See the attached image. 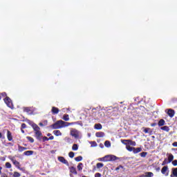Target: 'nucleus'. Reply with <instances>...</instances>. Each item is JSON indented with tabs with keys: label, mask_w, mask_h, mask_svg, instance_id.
Wrapping results in <instances>:
<instances>
[{
	"label": "nucleus",
	"mask_w": 177,
	"mask_h": 177,
	"mask_svg": "<svg viewBox=\"0 0 177 177\" xmlns=\"http://www.w3.org/2000/svg\"><path fill=\"white\" fill-rule=\"evenodd\" d=\"M2 95L3 96H6V93H3Z\"/></svg>",
	"instance_id": "nucleus-56"
},
{
	"label": "nucleus",
	"mask_w": 177,
	"mask_h": 177,
	"mask_svg": "<svg viewBox=\"0 0 177 177\" xmlns=\"http://www.w3.org/2000/svg\"><path fill=\"white\" fill-rule=\"evenodd\" d=\"M127 146H136V142L135 141H132L131 140H127Z\"/></svg>",
	"instance_id": "nucleus-13"
},
{
	"label": "nucleus",
	"mask_w": 177,
	"mask_h": 177,
	"mask_svg": "<svg viewBox=\"0 0 177 177\" xmlns=\"http://www.w3.org/2000/svg\"><path fill=\"white\" fill-rule=\"evenodd\" d=\"M156 125H157V123H152L151 124V127H156Z\"/></svg>",
	"instance_id": "nucleus-53"
},
{
	"label": "nucleus",
	"mask_w": 177,
	"mask_h": 177,
	"mask_svg": "<svg viewBox=\"0 0 177 177\" xmlns=\"http://www.w3.org/2000/svg\"><path fill=\"white\" fill-rule=\"evenodd\" d=\"M51 111L53 114H57L59 113V109L55 106H53Z\"/></svg>",
	"instance_id": "nucleus-17"
},
{
	"label": "nucleus",
	"mask_w": 177,
	"mask_h": 177,
	"mask_svg": "<svg viewBox=\"0 0 177 177\" xmlns=\"http://www.w3.org/2000/svg\"><path fill=\"white\" fill-rule=\"evenodd\" d=\"M158 126L159 127H162L164 125H165V120H164L163 119H161L159 122H158Z\"/></svg>",
	"instance_id": "nucleus-21"
},
{
	"label": "nucleus",
	"mask_w": 177,
	"mask_h": 177,
	"mask_svg": "<svg viewBox=\"0 0 177 177\" xmlns=\"http://www.w3.org/2000/svg\"><path fill=\"white\" fill-rule=\"evenodd\" d=\"M172 146H174V147H177V142H173Z\"/></svg>",
	"instance_id": "nucleus-49"
},
{
	"label": "nucleus",
	"mask_w": 177,
	"mask_h": 177,
	"mask_svg": "<svg viewBox=\"0 0 177 177\" xmlns=\"http://www.w3.org/2000/svg\"><path fill=\"white\" fill-rule=\"evenodd\" d=\"M168 160H169V162H171L174 160V155H172L171 153H169L168 156Z\"/></svg>",
	"instance_id": "nucleus-26"
},
{
	"label": "nucleus",
	"mask_w": 177,
	"mask_h": 177,
	"mask_svg": "<svg viewBox=\"0 0 177 177\" xmlns=\"http://www.w3.org/2000/svg\"><path fill=\"white\" fill-rule=\"evenodd\" d=\"M102 126L100 123L95 124L94 126L95 129H102Z\"/></svg>",
	"instance_id": "nucleus-24"
},
{
	"label": "nucleus",
	"mask_w": 177,
	"mask_h": 177,
	"mask_svg": "<svg viewBox=\"0 0 177 177\" xmlns=\"http://www.w3.org/2000/svg\"><path fill=\"white\" fill-rule=\"evenodd\" d=\"M128 140H121V142L126 146H128V142H127Z\"/></svg>",
	"instance_id": "nucleus-39"
},
{
	"label": "nucleus",
	"mask_w": 177,
	"mask_h": 177,
	"mask_svg": "<svg viewBox=\"0 0 177 177\" xmlns=\"http://www.w3.org/2000/svg\"><path fill=\"white\" fill-rule=\"evenodd\" d=\"M9 160H10V161H12V164H14V165L18 168V169H20V162H19V161L16 160V159L15 158V157L13 156H8Z\"/></svg>",
	"instance_id": "nucleus-5"
},
{
	"label": "nucleus",
	"mask_w": 177,
	"mask_h": 177,
	"mask_svg": "<svg viewBox=\"0 0 177 177\" xmlns=\"http://www.w3.org/2000/svg\"><path fill=\"white\" fill-rule=\"evenodd\" d=\"M98 161H103L104 162H105V158H104V156L103 158H98Z\"/></svg>",
	"instance_id": "nucleus-44"
},
{
	"label": "nucleus",
	"mask_w": 177,
	"mask_h": 177,
	"mask_svg": "<svg viewBox=\"0 0 177 177\" xmlns=\"http://www.w3.org/2000/svg\"><path fill=\"white\" fill-rule=\"evenodd\" d=\"M63 120H64V121H68V120H70L68 115H64Z\"/></svg>",
	"instance_id": "nucleus-34"
},
{
	"label": "nucleus",
	"mask_w": 177,
	"mask_h": 177,
	"mask_svg": "<svg viewBox=\"0 0 177 177\" xmlns=\"http://www.w3.org/2000/svg\"><path fill=\"white\" fill-rule=\"evenodd\" d=\"M69 171L71 174H73L74 175H77V169L74 167H69Z\"/></svg>",
	"instance_id": "nucleus-11"
},
{
	"label": "nucleus",
	"mask_w": 177,
	"mask_h": 177,
	"mask_svg": "<svg viewBox=\"0 0 177 177\" xmlns=\"http://www.w3.org/2000/svg\"><path fill=\"white\" fill-rule=\"evenodd\" d=\"M126 149L128 151H133L134 150V147H130L129 145H127Z\"/></svg>",
	"instance_id": "nucleus-28"
},
{
	"label": "nucleus",
	"mask_w": 177,
	"mask_h": 177,
	"mask_svg": "<svg viewBox=\"0 0 177 177\" xmlns=\"http://www.w3.org/2000/svg\"><path fill=\"white\" fill-rule=\"evenodd\" d=\"M75 161L80 162V161H82V156H77L76 158H75Z\"/></svg>",
	"instance_id": "nucleus-35"
},
{
	"label": "nucleus",
	"mask_w": 177,
	"mask_h": 177,
	"mask_svg": "<svg viewBox=\"0 0 177 177\" xmlns=\"http://www.w3.org/2000/svg\"><path fill=\"white\" fill-rule=\"evenodd\" d=\"M95 177H102V174H100V173H96Z\"/></svg>",
	"instance_id": "nucleus-45"
},
{
	"label": "nucleus",
	"mask_w": 177,
	"mask_h": 177,
	"mask_svg": "<svg viewBox=\"0 0 177 177\" xmlns=\"http://www.w3.org/2000/svg\"><path fill=\"white\" fill-rule=\"evenodd\" d=\"M18 150H19V151L21 152V151H24V150H27V148L19 145L18 146Z\"/></svg>",
	"instance_id": "nucleus-25"
},
{
	"label": "nucleus",
	"mask_w": 177,
	"mask_h": 177,
	"mask_svg": "<svg viewBox=\"0 0 177 177\" xmlns=\"http://www.w3.org/2000/svg\"><path fill=\"white\" fill-rule=\"evenodd\" d=\"M42 123L44 127H46V125H48V120H44L42 122Z\"/></svg>",
	"instance_id": "nucleus-43"
},
{
	"label": "nucleus",
	"mask_w": 177,
	"mask_h": 177,
	"mask_svg": "<svg viewBox=\"0 0 177 177\" xmlns=\"http://www.w3.org/2000/svg\"><path fill=\"white\" fill-rule=\"evenodd\" d=\"M58 161H59L60 162H62V164H65V165H67V167H68V161H67V160H66V158H64V157L63 156H59L58 157Z\"/></svg>",
	"instance_id": "nucleus-8"
},
{
	"label": "nucleus",
	"mask_w": 177,
	"mask_h": 177,
	"mask_svg": "<svg viewBox=\"0 0 177 177\" xmlns=\"http://www.w3.org/2000/svg\"><path fill=\"white\" fill-rule=\"evenodd\" d=\"M68 156L71 158H74V152H69Z\"/></svg>",
	"instance_id": "nucleus-41"
},
{
	"label": "nucleus",
	"mask_w": 177,
	"mask_h": 177,
	"mask_svg": "<svg viewBox=\"0 0 177 177\" xmlns=\"http://www.w3.org/2000/svg\"><path fill=\"white\" fill-rule=\"evenodd\" d=\"M26 127V124L23 123L21 124V129H25Z\"/></svg>",
	"instance_id": "nucleus-48"
},
{
	"label": "nucleus",
	"mask_w": 177,
	"mask_h": 177,
	"mask_svg": "<svg viewBox=\"0 0 177 177\" xmlns=\"http://www.w3.org/2000/svg\"><path fill=\"white\" fill-rule=\"evenodd\" d=\"M162 131H165L166 132H169V127L168 126H164L160 128Z\"/></svg>",
	"instance_id": "nucleus-22"
},
{
	"label": "nucleus",
	"mask_w": 177,
	"mask_h": 177,
	"mask_svg": "<svg viewBox=\"0 0 177 177\" xmlns=\"http://www.w3.org/2000/svg\"><path fill=\"white\" fill-rule=\"evenodd\" d=\"M103 166H104L103 163L99 162L97 164V168H98V169L103 168Z\"/></svg>",
	"instance_id": "nucleus-36"
},
{
	"label": "nucleus",
	"mask_w": 177,
	"mask_h": 177,
	"mask_svg": "<svg viewBox=\"0 0 177 177\" xmlns=\"http://www.w3.org/2000/svg\"><path fill=\"white\" fill-rule=\"evenodd\" d=\"M120 168L124 169V167L120 165V166H118V167L115 168V171H118V169H120Z\"/></svg>",
	"instance_id": "nucleus-46"
},
{
	"label": "nucleus",
	"mask_w": 177,
	"mask_h": 177,
	"mask_svg": "<svg viewBox=\"0 0 177 177\" xmlns=\"http://www.w3.org/2000/svg\"><path fill=\"white\" fill-rule=\"evenodd\" d=\"M140 156H141V157H146L147 156V152H142L140 153Z\"/></svg>",
	"instance_id": "nucleus-40"
},
{
	"label": "nucleus",
	"mask_w": 177,
	"mask_h": 177,
	"mask_svg": "<svg viewBox=\"0 0 177 177\" xmlns=\"http://www.w3.org/2000/svg\"><path fill=\"white\" fill-rule=\"evenodd\" d=\"M39 125L40 127H44V123H42V122H40V123L39 124Z\"/></svg>",
	"instance_id": "nucleus-54"
},
{
	"label": "nucleus",
	"mask_w": 177,
	"mask_h": 177,
	"mask_svg": "<svg viewBox=\"0 0 177 177\" xmlns=\"http://www.w3.org/2000/svg\"><path fill=\"white\" fill-rule=\"evenodd\" d=\"M104 146L105 147H111V142H110V141L106 140L104 142Z\"/></svg>",
	"instance_id": "nucleus-23"
},
{
	"label": "nucleus",
	"mask_w": 177,
	"mask_h": 177,
	"mask_svg": "<svg viewBox=\"0 0 177 177\" xmlns=\"http://www.w3.org/2000/svg\"><path fill=\"white\" fill-rule=\"evenodd\" d=\"M26 139H28L30 143H34V138H32V137L27 136Z\"/></svg>",
	"instance_id": "nucleus-33"
},
{
	"label": "nucleus",
	"mask_w": 177,
	"mask_h": 177,
	"mask_svg": "<svg viewBox=\"0 0 177 177\" xmlns=\"http://www.w3.org/2000/svg\"><path fill=\"white\" fill-rule=\"evenodd\" d=\"M20 176V173L17 171H15L13 174V177H19Z\"/></svg>",
	"instance_id": "nucleus-37"
},
{
	"label": "nucleus",
	"mask_w": 177,
	"mask_h": 177,
	"mask_svg": "<svg viewBox=\"0 0 177 177\" xmlns=\"http://www.w3.org/2000/svg\"><path fill=\"white\" fill-rule=\"evenodd\" d=\"M30 124L33 128L35 131V133L36 135L37 139H41V137L42 136V133H41V129L38 125L32 122H30Z\"/></svg>",
	"instance_id": "nucleus-2"
},
{
	"label": "nucleus",
	"mask_w": 177,
	"mask_h": 177,
	"mask_svg": "<svg viewBox=\"0 0 177 177\" xmlns=\"http://www.w3.org/2000/svg\"><path fill=\"white\" fill-rule=\"evenodd\" d=\"M24 156H32L34 151H26L24 153Z\"/></svg>",
	"instance_id": "nucleus-19"
},
{
	"label": "nucleus",
	"mask_w": 177,
	"mask_h": 177,
	"mask_svg": "<svg viewBox=\"0 0 177 177\" xmlns=\"http://www.w3.org/2000/svg\"><path fill=\"white\" fill-rule=\"evenodd\" d=\"M167 114L172 118V117H174V115H175V111H174L172 109H169L167 111Z\"/></svg>",
	"instance_id": "nucleus-14"
},
{
	"label": "nucleus",
	"mask_w": 177,
	"mask_h": 177,
	"mask_svg": "<svg viewBox=\"0 0 177 177\" xmlns=\"http://www.w3.org/2000/svg\"><path fill=\"white\" fill-rule=\"evenodd\" d=\"M140 177H147V176H146V174H145V175L141 176Z\"/></svg>",
	"instance_id": "nucleus-57"
},
{
	"label": "nucleus",
	"mask_w": 177,
	"mask_h": 177,
	"mask_svg": "<svg viewBox=\"0 0 177 177\" xmlns=\"http://www.w3.org/2000/svg\"><path fill=\"white\" fill-rule=\"evenodd\" d=\"M53 133H54L55 136H62V132L60 130H55L53 131Z\"/></svg>",
	"instance_id": "nucleus-16"
},
{
	"label": "nucleus",
	"mask_w": 177,
	"mask_h": 177,
	"mask_svg": "<svg viewBox=\"0 0 177 177\" xmlns=\"http://www.w3.org/2000/svg\"><path fill=\"white\" fill-rule=\"evenodd\" d=\"M144 132L145 133H150V128H145Z\"/></svg>",
	"instance_id": "nucleus-38"
},
{
	"label": "nucleus",
	"mask_w": 177,
	"mask_h": 177,
	"mask_svg": "<svg viewBox=\"0 0 177 177\" xmlns=\"http://www.w3.org/2000/svg\"><path fill=\"white\" fill-rule=\"evenodd\" d=\"M4 102L8 106V107H9L10 109H13V103H12V100H10L9 97H6L4 99Z\"/></svg>",
	"instance_id": "nucleus-6"
},
{
	"label": "nucleus",
	"mask_w": 177,
	"mask_h": 177,
	"mask_svg": "<svg viewBox=\"0 0 177 177\" xmlns=\"http://www.w3.org/2000/svg\"><path fill=\"white\" fill-rule=\"evenodd\" d=\"M66 142H71V139L70 138H66Z\"/></svg>",
	"instance_id": "nucleus-50"
},
{
	"label": "nucleus",
	"mask_w": 177,
	"mask_h": 177,
	"mask_svg": "<svg viewBox=\"0 0 177 177\" xmlns=\"http://www.w3.org/2000/svg\"><path fill=\"white\" fill-rule=\"evenodd\" d=\"M97 138H104V133L100 131L95 133Z\"/></svg>",
	"instance_id": "nucleus-15"
},
{
	"label": "nucleus",
	"mask_w": 177,
	"mask_h": 177,
	"mask_svg": "<svg viewBox=\"0 0 177 177\" xmlns=\"http://www.w3.org/2000/svg\"><path fill=\"white\" fill-rule=\"evenodd\" d=\"M69 125H74V122H66L63 120H58L54 123L51 127L53 129H60L62 128H66V127H69Z\"/></svg>",
	"instance_id": "nucleus-1"
},
{
	"label": "nucleus",
	"mask_w": 177,
	"mask_h": 177,
	"mask_svg": "<svg viewBox=\"0 0 177 177\" xmlns=\"http://www.w3.org/2000/svg\"><path fill=\"white\" fill-rule=\"evenodd\" d=\"M7 139L9 142H12L13 140V136H12V133L9 130L7 131Z\"/></svg>",
	"instance_id": "nucleus-9"
},
{
	"label": "nucleus",
	"mask_w": 177,
	"mask_h": 177,
	"mask_svg": "<svg viewBox=\"0 0 177 177\" xmlns=\"http://www.w3.org/2000/svg\"><path fill=\"white\" fill-rule=\"evenodd\" d=\"M171 150H172L173 151H175L176 154H177V148H176V149L172 148Z\"/></svg>",
	"instance_id": "nucleus-51"
},
{
	"label": "nucleus",
	"mask_w": 177,
	"mask_h": 177,
	"mask_svg": "<svg viewBox=\"0 0 177 177\" xmlns=\"http://www.w3.org/2000/svg\"><path fill=\"white\" fill-rule=\"evenodd\" d=\"M24 111L28 114H32L33 111L32 108L25 107L24 108Z\"/></svg>",
	"instance_id": "nucleus-10"
},
{
	"label": "nucleus",
	"mask_w": 177,
	"mask_h": 177,
	"mask_svg": "<svg viewBox=\"0 0 177 177\" xmlns=\"http://www.w3.org/2000/svg\"><path fill=\"white\" fill-rule=\"evenodd\" d=\"M161 172L162 175H165V176H168L169 174V170L168 169V166H164L162 169Z\"/></svg>",
	"instance_id": "nucleus-7"
},
{
	"label": "nucleus",
	"mask_w": 177,
	"mask_h": 177,
	"mask_svg": "<svg viewBox=\"0 0 177 177\" xmlns=\"http://www.w3.org/2000/svg\"><path fill=\"white\" fill-rule=\"evenodd\" d=\"M2 138V133H0V139Z\"/></svg>",
	"instance_id": "nucleus-59"
},
{
	"label": "nucleus",
	"mask_w": 177,
	"mask_h": 177,
	"mask_svg": "<svg viewBox=\"0 0 177 177\" xmlns=\"http://www.w3.org/2000/svg\"><path fill=\"white\" fill-rule=\"evenodd\" d=\"M22 133H24V130H23V129H21Z\"/></svg>",
	"instance_id": "nucleus-58"
},
{
	"label": "nucleus",
	"mask_w": 177,
	"mask_h": 177,
	"mask_svg": "<svg viewBox=\"0 0 177 177\" xmlns=\"http://www.w3.org/2000/svg\"><path fill=\"white\" fill-rule=\"evenodd\" d=\"M165 164H168V162L167 161V159H165V160L162 163V165H165Z\"/></svg>",
	"instance_id": "nucleus-47"
},
{
	"label": "nucleus",
	"mask_w": 177,
	"mask_h": 177,
	"mask_svg": "<svg viewBox=\"0 0 177 177\" xmlns=\"http://www.w3.org/2000/svg\"><path fill=\"white\" fill-rule=\"evenodd\" d=\"M171 177H177V168H173L171 169Z\"/></svg>",
	"instance_id": "nucleus-12"
},
{
	"label": "nucleus",
	"mask_w": 177,
	"mask_h": 177,
	"mask_svg": "<svg viewBox=\"0 0 177 177\" xmlns=\"http://www.w3.org/2000/svg\"><path fill=\"white\" fill-rule=\"evenodd\" d=\"M172 165H173L174 167H176V166H177V160H174L172 162Z\"/></svg>",
	"instance_id": "nucleus-42"
},
{
	"label": "nucleus",
	"mask_w": 177,
	"mask_h": 177,
	"mask_svg": "<svg viewBox=\"0 0 177 177\" xmlns=\"http://www.w3.org/2000/svg\"><path fill=\"white\" fill-rule=\"evenodd\" d=\"M0 100H1V97H0Z\"/></svg>",
	"instance_id": "nucleus-61"
},
{
	"label": "nucleus",
	"mask_w": 177,
	"mask_h": 177,
	"mask_svg": "<svg viewBox=\"0 0 177 177\" xmlns=\"http://www.w3.org/2000/svg\"><path fill=\"white\" fill-rule=\"evenodd\" d=\"M71 136H73L75 139H80L81 138V132L75 129H71Z\"/></svg>",
	"instance_id": "nucleus-3"
},
{
	"label": "nucleus",
	"mask_w": 177,
	"mask_h": 177,
	"mask_svg": "<svg viewBox=\"0 0 177 177\" xmlns=\"http://www.w3.org/2000/svg\"><path fill=\"white\" fill-rule=\"evenodd\" d=\"M90 144L91 145V147H97V143L95 141L90 142Z\"/></svg>",
	"instance_id": "nucleus-29"
},
{
	"label": "nucleus",
	"mask_w": 177,
	"mask_h": 177,
	"mask_svg": "<svg viewBox=\"0 0 177 177\" xmlns=\"http://www.w3.org/2000/svg\"><path fill=\"white\" fill-rule=\"evenodd\" d=\"M82 166H83V164L82 162L78 164V165H77L78 171H82Z\"/></svg>",
	"instance_id": "nucleus-30"
},
{
	"label": "nucleus",
	"mask_w": 177,
	"mask_h": 177,
	"mask_svg": "<svg viewBox=\"0 0 177 177\" xmlns=\"http://www.w3.org/2000/svg\"><path fill=\"white\" fill-rule=\"evenodd\" d=\"M6 168H8V169L12 168V164H10V162H6Z\"/></svg>",
	"instance_id": "nucleus-31"
},
{
	"label": "nucleus",
	"mask_w": 177,
	"mask_h": 177,
	"mask_svg": "<svg viewBox=\"0 0 177 177\" xmlns=\"http://www.w3.org/2000/svg\"><path fill=\"white\" fill-rule=\"evenodd\" d=\"M2 174V167H0V175Z\"/></svg>",
	"instance_id": "nucleus-55"
},
{
	"label": "nucleus",
	"mask_w": 177,
	"mask_h": 177,
	"mask_svg": "<svg viewBox=\"0 0 177 177\" xmlns=\"http://www.w3.org/2000/svg\"><path fill=\"white\" fill-rule=\"evenodd\" d=\"M48 139H49V140H53V139H54L53 136H50Z\"/></svg>",
	"instance_id": "nucleus-52"
},
{
	"label": "nucleus",
	"mask_w": 177,
	"mask_h": 177,
	"mask_svg": "<svg viewBox=\"0 0 177 177\" xmlns=\"http://www.w3.org/2000/svg\"><path fill=\"white\" fill-rule=\"evenodd\" d=\"M104 158H105V162H107L109 161H116V160H120V158L114 155H106L104 156Z\"/></svg>",
	"instance_id": "nucleus-4"
},
{
	"label": "nucleus",
	"mask_w": 177,
	"mask_h": 177,
	"mask_svg": "<svg viewBox=\"0 0 177 177\" xmlns=\"http://www.w3.org/2000/svg\"><path fill=\"white\" fill-rule=\"evenodd\" d=\"M104 117V113H103V111H100L98 112L97 118H103Z\"/></svg>",
	"instance_id": "nucleus-20"
},
{
	"label": "nucleus",
	"mask_w": 177,
	"mask_h": 177,
	"mask_svg": "<svg viewBox=\"0 0 177 177\" xmlns=\"http://www.w3.org/2000/svg\"><path fill=\"white\" fill-rule=\"evenodd\" d=\"M47 136H50V133L47 134Z\"/></svg>",
	"instance_id": "nucleus-60"
},
{
	"label": "nucleus",
	"mask_w": 177,
	"mask_h": 177,
	"mask_svg": "<svg viewBox=\"0 0 177 177\" xmlns=\"http://www.w3.org/2000/svg\"><path fill=\"white\" fill-rule=\"evenodd\" d=\"M146 176L147 177H153L154 174L152 172H147L145 173Z\"/></svg>",
	"instance_id": "nucleus-32"
},
{
	"label": "nucleus",
	"mask_w": 177,
	"mask_h": 177,
	"mask_svg": "<svg viewBox=\"0 0 177 177\" xmlns=\"http://www.w3.org/2000/svg\"><path fill=\"white\" fill-rule=\"evenodd\" d=\"M140 151H142V148L138 147V148H135L134 149H133V152L134 153V154H137V153H140Z\"/></svg>",
	"instance_id": "nucleus-18"
},
{
	"label": "nucleus",
	"mask_w": 177,
	"mask_h": 177,
	"mask_svg": "<svg viewBox=\"0 0 177 177\" xmlns=\"http://www.w3.org/2000/svg\"><path fill=\"white\" fill-rule=\"evenodd\" d=\"M72 150L77 151V150H78V145L74 144L72 147Z\"/></svg>",
	"instance_id": "nucleus-27"
}]
</instances>
